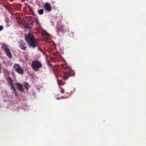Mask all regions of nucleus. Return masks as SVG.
<instances>
[{
  "label": "nucleus",
  "mask_w": 146,
  "mask_h": 146,
  "mask_svg": "<svg viewBox=\"0 0 146 146\" xmlns=\"http://www.w3.org/2000/svg\"><path fill=\"white\" fill-rule=\"evenodd\" d=\"M32 68L36 70V61H34L32 64Z\"/></svg>",
  "instance_id": "obj_10"
},
{
  "label": "nucleus",
  "mask_w": 146,
  "mask_h": 146,
  "mask_svg": "<svg viewBox=\"0 0 146 146\" xmlns=\"http://www.w3.org/2000/svg\"><path fill=\"white\" fill-rule=\"evenodd\" d=\"M50 61L47 62L48 64L52 67V69L57 77L60 76L63 72L64 74L63 79L66 80L69 77L72 76L75 74L74 71L66 65L62 64L60 66L56 65L53 67L52 64H50Z\"/></svg>",
  "instance_id": "obj_1"
},
{
  "label": "nucleus",
  "mask_w": 146,
  "mask_h": 146,
  "mask_svg": "<svg viewBox=\"0 0 146 146\" xmlns=\"http://www.w3.org/2000/svg\"><path fill=\"white\" fill-rule=\"evenodd\" d=\"M13 68L15 70L18 74H23V70L20 66L18 64H15L13 66Z\"/></svg>",
  "instance_id": "obj_6"
},
{
  "label": "nucleus",
  "mask_w": 146,
  "mask_h": 146,
  "mask_svg": "<svg viewBox=\"0 0 146 146\" xmlns=\"http://www.w3.org/2000/svg\"><path fill=\"white\" fill-rule=\"evenodd\" d=\"M24 85L25 88L27 90H28V84L27 82H25L24 83Z\"/></svg>",
  "instance_id": "obj_14"
},
{
  "label": "nucleus",
  "mask_w": 146,
  "mask_h": 146,
  "mask_svg": "<svg viewBox=\"0 0 146 146\" xmlns=\"http://www.w3.org/2000/svg\"><path fill=\"white\" fill-rule=\"evenodd\" d=\"M60 91L62 93L64 94V92L65 90L64 89L60 87Z\"/></svg>",
  "instance_id": "obj_16"
},
{
  "label": "nucleus",
  "mask_w": 146,
  "mask_h": 146,
  "mask_svg": "<svg viewBox=\"0 0 146 146\" xmlns=\"http://www.w3.org/2000/svg\"><path fill=\"white\" fill-rule=\"evenodd\" d=\"M19 46L20 48L23 50H25L26 48V46L25 44L21 40L19 41Z\"/></svg>",
  "instance_id": "obj_9"
},
{
  "label": "nucleus",
  "mask_w": 146,
  "mask_h": 146,
  "mask_svg": "<svg viewBox=\"0 0 146 146\" xmlns=\"http://www.w3.org/2000/svg\"><path fill=\"white\" fill-rule=\"evenodd\" d=\"M37 47H38V51L41 53L43 55L45 54V52L44 50V48L42 44L38 45L37 42Z\"/></svg>",
  "instance_id": "obj_7"
},
{
  "label": "nucleus",
  "mask_w": 146,
  "mask_h": 146,
  "mask_svg": "<svg viewBox=\"0 0 146 146\" xmlns=\"http://www.w3.org/2000/svg\"><path fill=\"white\" fill-rule=\"evenodd\" d=\"M42 66L41 64L39 61H37V71H38V68L42 67Z\"/></svg>",
  "instance_id": "obj_12"
},
{
  "label": "nucleus",
  "mask_w": 146,
  "mask_h": 146,
  "mask_svg": "<svg viewBox=\"0 0 146 146\" xmlns=\"http://www.w3.org/2000/svg\"><path fill=\"white\" fill-rule=\"evenodd\" d=\"M25 27L26 28L30 29L32 28V25H30L29 23H26L25 24Z\"/></svg>",
  "instance_id": "obj_13"
},
{
  "label": "nucleus",
  "mask_w": 146,
  "mask_h": 146,
  "mask_svg": "<svg viewBox=\"0 0 146 146\" xmlns=\"http://www.w3.org/2000/svg\"><path fill=\"white\" fill-rule=\"evenodd\" d=\"M35 22H36V20H35Z\"/></svg>",
  "instance_id": "obj_20"
},
{
  "label": "nucleus",
  "mask_w": 146,
  "mask_h": 146,
  "mask_svg": "<svg viewBox=\"0 0 146 146\" xmlns=\"http://www.w3.org/2000/svg\"><path fill=\"white\" fill-rule=\"evenodd\" d=\"M41 33V35L43 38L48 43L50 44L52 43L53 42L51 38V36L47 32L42 28L39 23L37 20V31Z\"/></svg>",
  "instance_id": "obj_2"
},
{
  "label": "nucleus",
  "mask_w": 146,
  "mask_h": 146,
  "mask_svg": "<svg viewBox=\"0 0 146 146\" xmlns=\"http://www.w3.org/2000/svg\"><path fill=\"white\" fill-rule=\"evenodd\" d=\"M44 11L43 9H40L38 11V13L40 15H41L43 13Z\"/></svg>",
  "instance_id": "obj_15"
},
{
  "label": "nucleus",
  "mask_w": 146,
  "mask_h": 146,
  "mask_svg": "<svg viewBox=\"0 0 146 146\" xmlns=\"http://www.w3.org/2000/svg\"><path fill=\"white\" fill-rule=\"evenodd\" d=\"M2 47L5 52H6L7 56L9 58H11L12 57L11 53L7 46L5 44H3Z\"/></svg>",
  "instance_id": "obj_4"
},
{
  "label": "nucleus",
  "mask_w": 146,
  "mask_h": 146,
  "mask_svg": "<svg viewBox=\"0 0 146 146\" xmlns=\"http://www.w3.org/2000/svg\"><path fill=\"white\" fill-rule=\"evenodd\" d=\"M44 7L46 11L48 12H50L52 10L51 7L50 5V3H47L44 5Z\"/></svg>",
  "instance_id": "obj_8"
},
{
  "label": "nucleus",
  "mask_w": 146,
  "mask_h": 146,
  "mask_svg": "<svg viewBox=\"0 0 146 146\" xmlns=\"http://www.w3.org/2000/svg\"><path fill=\"white\" fill-rule=\"evenodd\" d=\"M25 38L26 41L31 46L33 47L35 46L36 42L32 31H29L28 35H25Z\"/></svg>",
  "instance_id": "obj_3"
},
{
  "label": "nucleus",
  "mask_w": 146,
  "mask_h": 146,
  "mask_svg": "<svg viewBox=\"0 0 146 146\" xmlns=\"http://www.w3.org/2000/svg\"><path fill=\"white\" fill-rule=\"evenodd\" d=\"M16 85L17 86V87L18 89L19 90L21 91H23V86L22 85H21L19 83H16Z\"/></svg>",
  "instance_id": "obj_11"
},
{
  "label": "nucleus",
  "mask_w": 146,
  "mask_h": 146,
  "mask_svg": "<svg viewBox=\"0 0 146 146\" xmlns=\"http://www.w3.org/2000/svg\"><path fill=\"white\" fill-rule=\"evenodd\" d=\"M3 29V27L2 26H0V31H1Z\"/></svg>",
  "instance_id": "obj_18"
},
{
  "label": "nucleus",
  "mask_w": 146,
  "mask_h": 146,
  "mask_svg": "<svg viewBox=\"0 0 146 146\" xmlns=\"http://www.w3.org/2000/svg\"><path fill=\"white\" fill-rule=\"evenodd\" d=\"M40 88H42V86H41L40 87Z\"/></svg>",
  "instance_id": "obj_19"
},
{
  "label": "nucleus",
  "mask_w": 146,
  "mask_h": 146,
  "mask_svg": "<svg viewBox=\"0 0 146 146\" xmlns=\"http://www.w3.org/2000/svg\"><path fill=\"white\" fill-rule=\"evenodd\" d=\"M7 80L12 90L14 91L15 95L17 96V95L16 91V90L14 87V84L13 83L12 80L10 77H8L7 78Z\"/></svg>",
  "instance_id": "obj_5"
},
{
  "label": "nucleus",
  "mask_w": 146,
  "mask_h": 146,
  "mask_svg": "<svg viewBox=\"0 0 146 146\" xmlns=\"http://www.w3.org/2000/svg\"><path fill=\"white\" fill-rule=\"evenodd\" d=\"M58 82L59 84H61V85L62 84V82L61 81H58Z\"/></svg>",
  "instance_id": "obj_17"
}]
</instances>
